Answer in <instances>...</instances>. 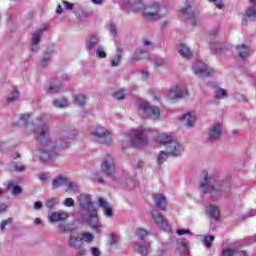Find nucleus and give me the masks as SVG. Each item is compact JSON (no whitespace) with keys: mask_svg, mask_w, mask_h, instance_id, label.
I'll return each instance as SVG.
<instances>
[{"mask_svg":"<svg viewBox=\"0 0 256 256\" xmlns=\"http://www.w3.org/2000/svg\"><path fill=\"white\" fill-rule=\"evenodd\" d=\"M29 114H24L18 120V127H26L30 131H33L34 137L39 145L38 149L32 151L33 157H40L42 161H51L55 159L59 153L52 152L53 142H51V129L49 125L45 123L47 115H39L34 122L29 123Z\"/></svg>","mask_w":256,"mask_h":256,"instance_id":"obj_1","label":"nucleus"},{"mask_svg":"<svg viewBox=\"0 0 256 256\" xmlns=\"http://www.w3.org/2000/svg\"><path fill=\"white\" fill-rule=\"evenodd\" d=\"M78 202L80 205L82 223L89 225L95 233H101V231H103V225L99 222L97 210L93 205V201H91V196L89 194H82L79 196Z\"/></svg>","mask_w":256,"mask_h":256,"instance_id":"obj_2","label":"nucleus"},{"mask_svg":"<svg viewBox=\"0 0 256 256\" xmlns=\"http://www.w3.org/2000/svg\"><path fill=\"white\" fill-rule=\"evenodd\" d=\"M200 189L210 195L211 199H221V197H229L231 195L230 185L207 173L204 175L203 181L200 182Z\"/></svg>","mask_w":256,"mask_h":256,"instance_id":"obj_3","label":"nucleus"},{"mask_svg":"<svg viewBox=\"0 0 256 256\" xmlns=\"http://www.w3.org/2000/svg\"><path fill=\"white\" fill-rule=\"evenodd\" d=\"M76 137H77V131H75V130H72L70 132L64 131L61 133L60 138L56 144L55 142H53V139L50 136L51 143L53 144L52 152L58 153V155L48 161L41 159V157H39V156L33 157L34 161H40L41 163H51V161H55V159H57L58 157L61 156L60 151L63 149H69V145L71 144V141L75 140Z\"/></svg>","mask_w":256,"mask_h":256,"instance_id":"obj_4","label":"nucleus"},{"mask_svg":"<svg viewBox=\"0 0 256 256\" xmlns=\"http://www.w3.org/2000/svg\"><path fill=\"white\" fill-rule=\"evenodd\" d=\"M88 131L90 135L95 138L97 143L107 146L113 145V134H111L107 128L99 124H94L88 128Z\"/></svg>","mask_w":256,"mask_h":256,"instance_id":"obj_5","label":"nucleus"},{"mask_svg":"<svg viewBox=\"0 0 256 256\" xmlns=\"http://www.w3.org/2000/svg\"><path fill=\"white\" fill-rule=\"evenodd\" d=\"M142 15L148 21H159V19H163L167 15V7L153 2L143 8Z\"/></svg>","mask_w":256,"mask_h":256,"instance_id":"obj_6","label":"nucleus"},{"mask_svg":"<svg viewBox=\"0 0 256 256\" xmlns=\"http://www.w3.org/2000/svg\"><path fill=\"white\" fill-rule=\"evenodd\" d=\"M129 141L128 145H134V147H145L147 145V136L145 135V129L139 128L132 130L129 135H125L122 142Z\"/></svg>","mask_w":256,"mask_h":256,"instance_id":"obj_7","label":"nucleus"},{"mask_svg":"<svg viewBox=\"0 0 256 256\" xmlns=\"http://www.w3.org/2000/svg\"><path fill=\"white\" fill-rule=\"evenodd\" d=\"M139 111H143L146 117L152 119L153 121H157L159 117H161V110L157 106L151 105L147 101H141L138 103Z\"/></svg>","mask_w":256,"mask_h":256,"instance_id":"obj_8","label":"nucleus"},{"mask_svg":"<svg viewBox=\"0 0 256 256\" xmlns=\"http://www.w3.org/2000/svg\"><path fill=\"white\" fill-rule=\"evenodd\" d=\"M101 171L106 177H109L111 181H115L116 166L113 156L108 155L104 158L101 164Z\"/></svg>","mask_w":256,"mask_h":256,"instance_id":"obj_9","label":"nucleus"},{"mask_svg":"<svg viewBox=\"0 0 256 256\" xmlns=\"http://www.w3.org/2000/svg\"><path fill=\"white\" fill-rule=\"evenodd\" d=\"M192 71L196 77H211L215 73L213 68L209 67L205 62L197 60L192 65Z\"/></svg>","mask_w":256,"mask_h":256,"instance_id":"obj_10","label":"nucleus"},{"mask_svg":"<svg viewBox=\"0 0 256 256\" xmlns=\"http://www.w3.org/2000/svg\"><path fill=\"white\" fill-rule=\"evenodd\" d=\"M49 29V25L46 24L33 32L31 40V51H33L34 53H37V51H39V43H41V37L43 36V33L49 31Z\"/></svg>","mask_w":256,"mask_h":256,"instance_id":"obj_11","label":"nucleus"},{"mask_svg":"<svg viewBox=\"0 0 256 256\" xmlns=\"http://www.w3.org/2000/svg\"><path fill=\"white\" fill-rule=\"evenodd\" d=\"M101 39L97 34H91L87 37L85 47L89 55H95V50L101 45Z\"/></svg>","mask_w":256,"mask_h":256,"instance_id":"obj_12","label":"nucleus"},{"mask_svg":"<svg viewBox=\"0 0 256 256\" xmlns=\"http://www.w3.org/2000/svg\"><path fill=\"white\" fill-rule=\"evenodd\" d=\"M166 151L170 157H181L185 151V147L179 141L174 140L168 144Z\"/></svg>","mask_w":256,"mask_h":256,"instance_id":"obj_13","label":"nucleus"},{"mask_svg":"<svg viewBox=\"0 0 256 256\" xmlns=\"http://www.w3.org/2000/svg\"><path fill=\"white\" fill-rule=\"evenodd\" d=\"M188 90L183 85H176L170 88L168 97L169 99H183L187 97Z\"/></svg>","mask_w":256,"mask_h":256,"instance_id":"obj_14","label":"nucleus"},{"mask_svg":"<svg viewBox=\"0 0 256 256\" xmlns=\"http://www.w3.org/2000/svg\"><path fill=\"white\" fill-rule=\"evenodd\" d=\"M66 219H69V213L63 210L48 213L49 223H61V221H66Z\"/></svg>","mask_w":256,"mask_h":256,"instance_id":"obj_15","label":"nucleus"},{"mask_svg":"<svg viewBox=\"0 0 256 256\" xmlns=\"http://www.w3.org/2000/svg\"><path fill=\"white\" fill-rule=\"evenodd\" d=\"M180 121H182L185 127L191 129L192 127H195V121H197V114L195 113V111L186 112L181 116Z\"/></svg>","mask_w":256,"mask_h":256,"instance_id":"obj_16","label":"nucleus"},{"mask_svg":"<svg viewBox=\"0 0 256 256\" xmlns=\"http://www.w3.org/2000/svg\"><path fill=\"white\" fill-rule=\"evenodd\" d=\"M223 132V127L221 124L216 123L212 125L208 131V141H217L219 137H221V133Z\"/></svg>","mask_w":256,"mask_h":256,"instance_id":"obj_17","label":"nucleus"},{"mask_svg":"<svg viewBox=\"0 0 256 256\" xmlns=\"http://www.w3.org/2000/svg\"><path fill=\"white\" fill-rule=\"evenodd\" d=\"M122 9H124V11H127V13H137V11H141V9H143V2L139 0L135 6L131 5V2L126 0L122 4Z\"/></svg>","mask_w":256,"mask_h":256,"instance_id":"obj_18","label":"nucleus"},{"mask_svg":"<svg viewBox=\"0 0 256 256\" xmlns=\"http://www.w3.org/2000/svg\"><path fill=\"white\" fill-rule=\"evenodd\" d=\"M62 4L64 5V8L66 11H74L75 15L78 17H83L79 11H83V8L78 3H70L69 1L62 0Z\"/></svg>","mask_w":256,"mask_h":256,"instance_id":"obj_19","label":"nucleus"},{"mask_svg":"<svg viewBox=\"0 0 256 256\" xmlns=\"http://www.w3.org/2000/svg\"><path fill=\"white\" fill-rule=\"evenodd\" d=\"M174 141L175 139H173L171 135L165 133L159 134L156 137V143H159V145H164L165 149H167V147H169V145Z\"/></svg>","mask_w":256,"mask_h":256,"instance_id":"obj_20","label":"nucleus"},{"mask_svg":"<svg viewBox=\"0 0 256 256\" xmlns=\"http://www.w3.org/2000/svg\"><path fill=\"white\" fill-rule=\"evenodd\" d=\"M153 201L158 209L165 211L167 209V199L162 194H155L153 196Z\"/></svg>","mask_w":256,"mask_h":256,"instance_id":"obj_21","label":"nucleus"},{"mask_svg":"<svg viewBox=\"0 0 256 256\" xmlns=\"http://www.w3.org/2000/svg\"><path fill=\"white\" fill-rule=\"evenodd\" d=\"M236 53L239 59H247L251 55V51L245 44H241L236 46Z\"/></svg>","mask_w":256,"mask_h":256,"instance_id":"obj_22","label":"nucleus"},{"mask_svg":"<svg viewBox=\"0 0 256 256\" xmlns=\"http://www.w3.org/2000/svg\"><path fill=\"white\" fill-rule=\"evenodd\" d=\"M98 203H99V206L102 207V209H104L105 217H113V209L109 205L108 201H106L103 198H99Z\"/></svg>","mask_w":256,"mask_h":256,"instance_id":"obj_23","label":"nucleus"},{"mask_svg":"<svg viewBox=\"0 0 256 256\" xmlns=\"http://www.w3.org/2000/svg\"><path fill=\"white\" fill-rule=\"evenodd\" d=\"M152 217L158 227H160L161 229H168L167 221H165V218H163V215H161V213L156 212L152 214Z\"/></svg>","mask_w":256,"mask_h":256,"instance_id":"obj_24","label":"nucleus"},{"mask_svg":"<svg viewBox=\"0 0 256 256\" xmlns=\"http://www.w3.org/2000/svg\"><path fill=\"white\" fill-rule=\"evenodd\" d=\"M178 53L184 59H191V57H193V53L191 52V48H189V46H187V44H180Z\"/></svg>","mask_w":256,"mask_h":256,"instance_id":"obj_25","label":"nucleus"},{"mask_svg":"<svg viewBox=\"0 0 256 256\" xmlns=\"http://www.w3.org/2000/svg\"><path fill=\"white\" fill-rule=\"evenodd\" d=\"M207 215L210 217V219H214V221H217L219 219V215L221 212L219 211V207L215 205H210L206 209Z\"/></svg>","mask_w":256,"mask_h":256,"instance_id":"obj_26","label":"nucleus"},{"mask_svg":"<svg viewBox=\"0 0 256 256\" xmlns=\"http://www.w3.org/2000/svg\"><path fill=\"white\" fill-rule=\"evenodd\" d=\"M69 247H72L73 249H79L83 245V241L81 238L77 237L75 234H70L69 240H68Z\"/></svg>","mask_w":256,"mask_h":256,"instance_id":"obj_27","label":"nucleus"},{"mask_svg":"<svg viewBox=\"0 0 256 256\" xmlns=\"http://www.w3.org/2000/svg\"><path fill=\"white\" fill-rule=\"evenodd\" d=\"M25 165L22 162L12 161L9 167L11 173H23L25 171Z\"/></svg>","mask_w":256,"mask_h":256,"instance_id":"obj_28","label":"nucleus"},{"mask_svg":"<svg viewBox=\"0 0 256 256\" xmlns=\"http://www.w3.org/2000/svg\"><path fill=\"white\" fill-rule=\"evenodd\" d=\"M67 183V177L58 176L52 181V190L59 189V187H63Z\"/></svg>","mask_w":256,"mask_h":256,"instance_id":"obj_29","label":"nucleus"},{"mask_svg":"<svg viewBox=\"0 0 256 256\" xmlns=\"http://www.w3.org/2000/svg\"><path fill=\"white\" fill-rule=\"evenodd\" d=\"M144 59H149V54L147 50L139 48L134 53V61H143Z\"/></svg>","mask_w":256,"mask_h":256,"instance_id":"obj_30","label":"nucleus"},{"mask_svg":"<svg viewBox=\"0 0 256 256\" xmlns=\"http://www.w3.org/2000/svg\"><path fill=\"white\" fill-rule=\"evenodd\" d=\"M7 189H12L11 193L12 195H21L23 193V189L21 186L15 185V182L13 180L8 182Z\"/></svg>","mask_w":256,"mask_h":256,"instance_id":"obj_31","label":"nucleus"},{"mask_svg":"<svg viewBox=\"0 0 256 256\" xmlns=\"http://www.w3.org/2000/svg\"><path fill=\"white\" fill-rule=\"evenodd\" d=\"M74 103L78 105V107H85V105H87V97L83 94H78L74 97Z\"/></svg>","mask_w":256,"mask_h":256,"instance_id":"obj_32","label":"nucleus"},{"mask_svg":"<svg viewBox=\"0 0 256 256\" xmlns=\"http://www.w3.org/2000/svg\"><path fill=\"white\" fill-rule=\"evenodd\" d=\"M52 55H53V49L46 50V52L44 53V56L42 58V61L40 63V66L47 67V63H49V61H51Z\"/></svg>","mask_w":256,"mask_h":256,"instance_id":"obj_33","label":"nucleus"},{"mask_svg":"<svg viewBox=\"0 0 256 256\" xmlns=\"http://www.w3.org/2000/svg\"><path fill=\"white\" fill-rule=\"evenodd\" d=\"M245 15L248 21L256 20V8L254 6H250L246 9Z\"/></svg>","mask_w":256,"mask_h":256,"instance_id":"obj_34","label":"nucleus"},{"mask_svg":"<svg viewBox=\"0 0 256 256\" xmlns=\"http://www.w3.org/2000/svg\"><path fill=\"white\" fill-rule=\"evenodd\" d=\"M53 105L54 107H56L57 109H65V107H67V105H69V103L67 102V99L65 98H60V99H55L53 101Z\"/></svg>","mask_w":256,"mask_h":256,"instance_id":"obj_35","label":"nucleus"},{"mask_svg":"<svg viewBox=\"0 0 256 256\" xmlns=\"http://www.w3.org/2000/svg\"><path fill=\"white\" fill-rule=\"evenodd\" d=\"M121 57H122V52L121 49L116 50V55L114 59L111 60V67H119V64L121 63Z\"/></svg>","mask_w":256,"mask_h":256,"instance_id":"obj_36","label":"nucleus"},{"mask_svg":"<svg viewBox=\"0 0 256 256\" xmlns=\"http://www.w3.org/2000/svg\"><path fill=\"white\" fill-rule=\"evenodd\" d=\"M179 251L182 253H189V242L185 239L178 240Z\"/></svg>","mask_w":256,"mask_h":256,"instance_id":"obj_37","label":"nucleus"},{"mask_svg":"<svg viewBox=\"0 0 256 256\" xmlns=\"http://www.w3.org/2000/svg\"><path fill=\"white\" fill-rule=\"evenodd\" d=\"M95 55L98 57V59H107V52H105V47L100 44L95 50Z\"/></svg>","mask_w":256,"mask_h":256,"instance_id":"obj_38","label":"nucleus"},{"mask_svg":"<svg viewBox=\"0 0 256 256\" xmlns=\"http://www.w3.org/2000/svg\"><path fill=\"white\" fill-rule=\"evenodd\" d=\"M214 97L215 99H227L228 97L227 90L223 88L216 89L214 92Z\"/></svg>","mask_w":256,"mask_h":256,"instance_id":"obj_39","label":"nucleus"},{"mask_svg":"<svg viewBox=\"0 0 256 256\" xmlns=\"http://www.w3.org/2000/svg\"><path fill=\"white\" fill-rule=\"evenodd\" d=\"M169 153H167L166 151H160V153L157 156V163L158 165H163L165 161H167L168 157H169Z\"/></svg>","mask_w":256,"mask_h":256,"instance_id":"obj_40","label":"nucleus"},{"mask_svg":"<svg viewBox=\"0 0 256 256\" xmlns=\"http://www.w3.org/2000/svg\"><path fill=\"white\" fill-rule=\"evenodd\" d=\"M210 51H212L215 55H219L223 53V48L221 47V44L212 42L210 44Z\"/></svg>","mask_w":256,"mask_h":256,"instance_id":"obj_41","label":"nucleus"},{"mask_svg":"<svg viewBox=\"0 0 256 256\" xmlns=\"http://www.w3.org/2000/svg\"><path fill=\"white\" fill-rule=\"evenodd\" d=\"M80 239H81L82 243H83V241H84V243H92L93 239H95V235H93L89 232H83L81 234Z\"/></svg>","mask_w":256,"mask_h":256,"instance_id":"obj_42","label":"nucleus"},{"mask_svg":"<svg viewBox=\"0 0 256 256\" xmlns=\"http://www.w3.org/2000/svg\"><path fill=\"white\" fill-rule=\"evenodd\" d=\"M73 229L71 228V224L61 223L58 225L59 233H69Z\"/></svg>","mask_w":256,"mask_h":256,"instance_id":"obj_43","label":"nucleus"},{"mask_svg":"<svg viewBox=\"0 0 256 256\" xmlns=\"http://www.w3.org/2000/svg\"><path fill=\"white\" fill-rule=\"evenodd\" d=\"M151 247L150 244H146V245H140L138 247V253H140V255H144L147 256L149 255V248Z\"/></svg>","mask_w":256,"mask_h":256,"instance_id":"obj_44","label":"nucleus"},{"mask_svg":"<svg viewBox=\"0 0 256 256\" xmlns=\"http://www.w3.org/2000/svg\"><path fill=\"white\" fill-rule=\"evenodd\" d=\"M58 204L59 202H57V198H50L45 201V207H47L48 209H53V207H55Z\"/></svg>","mask_w":256,"mask_h":256,"instance_id":"obj_45","label":"nucleus"},{"mask_svg":"<svg viewBox=\"0 0 256 256\" xmlns=\"http://www.w3.org/2000/svg\"><path fill=\"white\" fill-rule=\"evenodd\" d=\"M135 235L136 237H138V239H144V237H147L148 232L143 228H137L135 231Z\"/></svg>","mask_w":256,"mask_h":256,"instance_id":"obj_46","label":"nucleus"},{"mask_svg":"<svg viewBox=\"0 0 256 256\" xmlns=\"http://www.w3.org/2000/svg\"><path fill=\"white\" fill-rule=\"evenodd\" d=\"M215 241V236H205L203 238V243L207 247V249L211 248V243Z\"/></svg>","mask_w":256,"mask_h":256,"instance_id":"obj_47","label":"nucleus"},{"mask_svg":"<svg viewBox=\"0 0 256 256\" xmlns=\"http://www.w3.org/2000/svg\"><path fill=\"white\" fill-rule=\"evenodd\" d=\"M19 99V91L15 90L12 92L11 96L6 99L7 103H15Z\"/></svg>","mask_w":256,"mask_h":256,"instance_id":"obj_48","label":"nucleus"},{"mask_svg":"<svg viewBox=\"0 0 256 256\" xmlns=\"http://www.w3.org/2000/svg\"><path fill=\"white\" fill-rule=\"evenodd\" d=\"M167 65H169V61L165 58H159L155 61L156 67H167Z\"/></svg>","mask_w":256,"mask_h":256,"instance_id":"obj_49","label":"nucleus"},{"mask_svg":"<svg viewBox=\"0 0 256 256\" xmlns=\"http://www.w3.org/2000/svg\"><path fill=\"white\" fill-rule=\"evenodd\" d=\"M209 3H213L217 9H224L225 4H223V0H207Z\"/></svg>","mask_w":256,"mask_h":256,"instance_id":"obj_50","label":"nucleus"},{"mask_svg":"<svg viewBox=\"0 0 256 256\" xmlns=\"http://www.w3.org/2000/svg\"><path fill=\"white\" fill-rule=\"evenodd\" d=\"M221 256H235V249L228 247L222 251Z\"/></svg>","mask_w":256,"mask_h":256,"instance_id":"obj_51","label":"nucleus"},{"mask_svg":"<svg viewBox=\"0 0 256 256\" xmlns=\"http://www.w3.org/2000/svg\"><path fill=\"white\" fill-rule=\"evenodd\" d=\"M66 185V191H77V183L75 182H69V180H67Z\"/></svg>","mask_w":256,"mask_h":256,"instance_id":"obj_52","label":"nucleus"},{"mask_svg":"<svg viewBox=\"0 0 256 256\" xmlns=\"http://www.w3.org/2000/svg\"><path fill=\"white\" fill-rule=\"evenodd\" d=\"M114 99H117V101H123V99H125V91L119 90L114 93Z\"/></svg>","mask_w":256,"mask_h":256,"instance_id":"obj_53","label":"nucleus"},{"mask_svg":"<svg viewBox=\"0 0 256 256\" xmlns=\"http://www.w3.org/2000/svg\"><path fill=\"white\" fill-rule=\"evenodd\" d=\"M61 89V85L59 84H50L48 93H57Z\"/></svg>","mask_w":256,"mask_h":256,"instance_id":"obj_54","label":"nucleus"},{"mask_svg":"<svg viewBox=\"0 0 256 256\" xmlns=\"http://www.w3.org/2000/svg\"><path fill=\"white\" fill-rule=\"evenodd\" d=\"M110 246L113 247V245H117L119 243V236L116 234H111L110 235Z\"/></svg>","mask_w":256,"mask_h":256,"instance_id":"obj_55","label":"nucleus"},{"mask_svg":"<svg viewBox=\"0 0 256 256\" xmlns=\"http://www.w3.org/2000/svg\"><path fill=\"white\" fill-rule=\"evenodd\" d=\"M11 223H13V219L12 218H8L6 220H3L1 225H0L1 231H5V227H7V225H11Z\"/></svg>","mask_w":256,"mask_h":256,"instance_id":"obj_56","label":"nucleus"},{"mask_svg":"<svg viewBox=\"0 0 256 256\" xmlns=\"http://www.w3.org/2000/svg\"><path fill=\"white\" fill-rule=\"evenodd\" d=\"M64 207H74L75 206V200L73 198H66L63 202Z\"/></svg>","mask_w":256,"mask_h":256,"instance_id":"obj_57","label":"nucleus"},{"mask_svg":"<svg viewBox=\"0 0 256 256\" xmlns=\"http://www.w3.org/2000/svg\"><path fill=\"white\" fill-rule=\"evenodd\" d=\"M192 25L194 27H197L198 25H201V17L199 15H194L192 17Z\"/></svg>","mask_w":256,"mask_h":256,"instance_id":"obj_58","label":"nucleus"},{"mask_svg":"<svg viewBox=\"0 0 256 256\" xmlns=\"http://www.w3.org/2000/svg\"><path fill=\"white\" fill-rule=\"evenodd\" d=\"M234 99H236V101H239V103H243V102L247 101V98H245V96L241 93H235Z\"/></svg>","mask_w":256,"mask_h":256,"instance_id":"obj_59","label":"nucleus"},{"mask_svg":"<svg viewBox=\"0 0 256 256\" xmlns=\"http://www.w3.org/2000/svg\"><path fill=\"white\" fill-rule=\"evenodd\" d=\"M176 234L177 235H193V233L191 232V230H187V229H178L176 230Z\"/></svg>","mask_w":256,"mask_h":256,"instance_id":"obj_60","label":"nucleus"},{"mask_svg":"<svg viewBox=\"0 0 256 256\" xmlns=\"http://www.w3.org/2000/svg\"><path fill=\"white\" fill-rule=\"evenodd\" d=\"M77 252H76V256H84L87 255V250H85V248H83L82 246H79V248H76Z\"/></svg>","mask_w":256,"mask_h":256,"instance_id":"obj_61","label":"nucleus"},{"mask_svg":"<svg viewBox=\"0 0 256 256\" xmlns=\"http://www.w3.org/2000/svg\"><path fill=\"white\" fill-rule=\"evenodd\" d=\"M90 253L93 256H101V250H99V248H97V247L90 248Z\"/></svg>","mask_w":256,"mask_h":256,"instance_id":"obj_62","label":"nucleus"},{"mask_svg":"<svg viewBox=\"0 0 256 256\" xmlns=\"http://www.w3.org/2000/svg\"><path fill=\"white\" fill-rule=\"evenodd\" d=\"M110 35H112V37H117V25L112 24L110 26Z\"/></svg>","mask_w":256,"mask_h":256,"instance_id":"obj_63","label":"nucleus"},{"mask_svg":"<svg viewBox=\"0 0 256 256\" xmlns=\"http://www.w3.org/2000/svg\"><path fill=\"white\" fill-rule=\"evenodd\" d=\"M181 13L182 15H190L191 13V6H186L184 8L181 9Z\"/></svg>","mask_w":256,"mask_h":256,"instance_id":"obj_64","label":"nucleus"}]
</instances>
